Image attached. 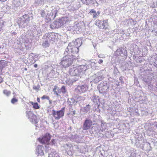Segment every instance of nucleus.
<instances>
[{
	"label": "nucleus",
	"instance_id": "obj_52",
	"mask_svg": "<svg viewBox=\"0 0 157 157\" xmlns=\"http://www.w3.org/2000/svg\"><path fill=\"white\" fill-rule=\"evenodd\" d=\"M2 82V78L0 77V83Z\"/></svg>",
	"mask_w": 157,
	"mask_h": 157
},
{
	"label": "nucleus",
	"instance_id": "obj_43",
	"mask_svg": "<svg viewBox=\"0 0 157 157\" xmlns=\"http://www.w3.org/2000/svg\"><path fill=\"white\" fill-rule=\"evenodd\" d=\"M48 36H48L49 39L50 40H52V41L53 40V39L52 37L53 36V35H48Z\"/></svg>",
	"mask_w": 157,
	"mask_h": 157
},
{
	"label": "nucleus",
	"instance_id": "obj_30",
	"mask_svg": "<svg viewBox=\"0 0 157 157\" xmlns=\"http://www.w3.org/2000/svg\"><path fill=\"white\" fill-rule=\"evenodd\" d=\"M3 93L7 96H9L11 94V92L6 90H5L3 91Z\"/></svg>",
	"mask_w": 157,
	"mask_h": 157
},
{
	"label": "nucleus",
	"instance_id": "obj_34",
	"mask_svg": "<svg viewBox=\"0 0 157 157\" xmlns=\"http://www.w3.org/2000/svg\"><path fill=\"white\" fill-rule=\"evenodd\" d=\"M18 101V99L14 97L11 100V103L13 104H14L16 102H17Z\"/></svg>",
	"mask_w": 157,
	"mask_h": 157
},
{
	"label": "nucleus",
	"instance_id": "obj_20",
	"mask_svg": "<svg viewBox=\"0 0 157 157\" xmlns=\"http://www.w3.org/2000/svg\"><path fill=\"white\" fill-rule=\"evenodd\" d=\"M24 0H15L13 2L15 7L22 6L24 3Z\"/></svg>",
	"mask_w": 157,
	"mask_h": 157
},
{
	"label": "nucleus",
	"instance_id": "obj_2",
	"mask_svg": "<svg viewBox=\"0 0 157 157\" xmlns=\"http://www.w3.org/2000/svg\"><path fill=\"white\" fill-rule=\"evenodd\" d=\"M89 68L90 66H88L86 64L80 65L77 68L73 67L70 69L69 73L70 75L72 76L79 75L81 73L85 71Z\"/></svg>",
	"mask_w": 157,
	"mask_h": 157
},
{
	"label": "nucleus",
	"instance_id": "obj_50",
	"mask_svg": "<svg viewBox=\"0 0 157 157\" xmlns=\"http://www.w3.org/2000/svg\"><path fill=\"white\" fill-rule=\"evenodd\" d=\"M53 92H54V94H55L57 96H58V95H59L58 94V92L56 91H53Z\"/></svg>",
	"mask_w": 157,
	"mask_h": 157
},
{
	"label": "nucleus",
	"instance_id": "obj_10",
	"mask_svg": "<svg viewBox=\"0 0 157 157\" xmlns=\"http://www.w3.org/2000/svg\"><path fill=\"white\" fill-rule=\"evenodd\" d=\"M88 87L86 84L78 86L75 89V91L78 93H85L88 90Z\"/></svg>",
	"mask_w": 157,
	"mask_h": 157
},
{
	"label": "nucleus",
	"instance_id": "obj_3",
	"mask_svg": "<svg viewBox=\"0 0 157 157\" xmlns=\"http://www.w3.org/2000/svg\"><path fill=\"white\" fill-rule=\"evenodd\" d=\"M71 53L67 52V54H65V52L64 53V55L65 56L63 58L61 64L65 68L71 65L74 60H76V56L72 55H69Z\"/></svg>",
	"mask_w": 157,
	"mask_h": 157
},
{
	"label": "nucleus",
	"instance_id": "obj_1",
	"mask_svg": "<svg viewBox=\"0 0 157 157\" xmlns=\"http://www.w3.org/2000/svg\"><path fill=\"white\" fill-rule=\"evenodd\" d=\"M82 44L81 39L78 38L68 44L67 48L65 51V54L72 53L73 54L78 55V53L79 52L78 48Z\"/></svg>",
	"mask_w": 157,
	"mask_h": 157
},
{
	"label": "nucleus",
	"instance_id": "obj_42",
	"mask_svg": "<svg viewBox=\"0 0 157 157\" xmlns=\"http://www.w3.org/2000/svg\"><path fill=\"white\" fill-rule=\"evenodd\" d=\"M3 25V22H0V31L2 29V27Z\"/></svg>",
	"mask_w": 157,
	"mask_h": 157
},
{
	"label": "nucleus",
	"instance_id": "obj_23",
	"mask_svg": "<svg viewBox=\"0 0 157 157\" xmlns=\"http://www.w3.org/2000/svg\"><path fill=\"white\" fill-rule=\"evenodd\" d=\"M7 63L6 61L3 60L0 61V70H2V69L6 66Z\"/></svg>",
	"mask_w": 157,
	"mask_h": 157
},
{
	"label": "nucleus",
	"instance_id": "obj_13",
	"mask_svg": "<svg viewBox=\"0 0 157 157\" xmlns=\"http://www.w3.org/2000/svg\"><path fill=\"white\" fill-rule=\"evenodd\" d=\"M36 61V55L32 53L29 54L28 58V62L30 63L33 64Z\"/></svg>",
	"mask_w": 157,
	"mask_h": 157
},
{
	"label": "nucleus",
	"instance_id": "obj_5",
	"mask_svg": "<svg viewBox=\"0 0 157 157\" xmlns=\"http://www.w3.org/2000/svg\"><path fill=\"white\" fill-rule=\"evenodd\" d=\"M109 87L107 82L106 81H104L98 85L97 88L99 93L104 95L107 94Z\"/></svg>",
	"mask_w": 157,
	"mask_h": 157
},
{
	"label": "nucleus",
	"instance_id": "obj_61",
	"mask_svg": "<svg viewBox=\"0 0 157 157\" xmlns=\"http://www.w3.org/2000/svg\"><path fill=\"white\" fill-rule=\"evenodd\" d=\"M75 136L76 137V138H77V137H78V136Z\"/></svg>",
	"mask_w": 157,
	"mask_h": 157
},
{
	"label": "nucleus",
	"instance_id": "obj_51",
	"mask_svg": "<svg viewBox=\"0 0 157 157\" xmlns=\"http://www.w3.org/2000/svg\"><path fill=\"white\" fill-rule=\"evenodd\" d=\"M74 148L77 149H78L79 148V147L78 146H75Z\"/></svg>",
	"mask_w": 157,
	"mask_h": 157
},
{
	"label": "nucleus",
	"instance_id": "obj_48",
	"mask_svg": "<svg viewBox=\"0 0 157 157\" xmlns=\"http://www.w3.org/2000/svg\"><path fill=\"white\" fill-rule=\"evenodd\" d=\"M68 105L70 106H71L72 105H73V104L72 103V102L71 101H69L68 102Z\"/></svg>",
	"mask_w": 157,
	"mask_h": 157
},
{
	"label": "nucleus",
	"instance_id": "obj_62",
	"mask_svg": "<svg viewBox=\"0 0 157 157\" xmlns=\"http://www.w3.org/2000/svg\"><path fill=\"white\" fill-rule=\"evenodd\" d=\"M75 141L76 142H78V141L77 140H76V138H75Z\"/></svg>",
	"mask_w": 157,
	"mask_h": 157
},
{
	"label": "nucleus",
	"instance_id": "obj_27",
	"mask_svg": "<svg viewBox=\"0 0 157 157\" xmlns=\"http://www.w3.org/2000/svg\"><path fill=\"white\" fill-rule=\"evenodd\" d=\"M30 103L32 105H33V107L35 109H39L40 108V106H39L38 105V104L37 103V102H36V103H33V102L32 101H31L30 102Z\"/></svg>",
	"mask_w": 157,
	"mask_h": 157
},
{
	"label": "nucleus",
	"instance_id": "obj_49",
	"mask_svg": "<svg viewBox=\"0 0 157 157\" xmlns=\"http://www.w3.org/2000/svg\"><path fill=\"white\" fill-rule=\"evenodd\" d=\"M103 62V60L101 59H100L98 61V63L99 64H101Z\"/></svg>",
	"mask_w": 157,
	"mask_h": 157
},
{
	"label": "nucleus",
	"instance_id": "obj_24",
	"mask_svg": "<svg viewBox=\"0 0 157 157\" xmlns=\"http://www.w3.org/2000/svg\"><path fill=\"white\" fill-rule=\"evenodd\" d=\"M45 0H35L34 4L35 6L43 5L44 4V1Z\"/></svg>",
	"mask_w": 157,
	"mask_h": 157
},
{
	"label": "nucleus",
	"instance_id": "obj_41",
	"mask_svg": "<svg viewBox=\"0 0 157 157\" xmlns=\"http://www.w3.org/2000/svg\"><path fill=\"white\" fill-rule=\"evenodd\" d=\"M153 61L156 65H157V56L154 58Z\"/></svg>",
	"mask_w": 157,
	"mask_h": 157
},
{
	"label": "nucleus",
	"instance_id": "obj_11",
	"mask_svg": "<svg viewBox=\"0 0 157 157\" xmlns=\"http://www.w3.org/2000/svg\"><path fill=\"white\" fill-rule=\"evenodd\" d=\"M51 138V135L48 133H46L42 138H38V140L39 142L42 144H47Z\"/></svg>",
	"mask_w": 157,
	"mask_h": 157
},
{
	"label": "nucleus",
	"instance_id": "obj_9",
	"mask_svg": "<svg viewBox=\"0 0 157 157\" xmlns=\"http://www.w3.org/2000/svg\"><path fill=\"white\" fill-rule=\"evenodd\" d=\"M26 116L30 121L33 124H36L38 121L36 117L33 112L29 111L26 113Z\"/></svg>",
	"mask_w": 157,
	"mask_h": 157
},
{
	"label": "nucleus",
	"instance_id": "obj_12",
	"mask_svg": "<svg viewBox=\"0 0 157 157\" xmlns=\"http://www.w3.org/2000/svg\"><path fill=\"white\" fill-rule=\"evenodd\" d=\"M53 6H52L51 8L52 9L51 12L50 13H47L48 16H49L50 19H54L57 16L58 10L55 8L53 9Z\"/></svg>",
	"mask_w": 157,
	"mask_h": 157
},
{
	"label": "nucleus",
	"instance_id": "obj_21",
	"mask_svg": "<svg viewBox=\"0 0 157 157\" xmlns=\"http://www.w3.org/2000/svg\"><path fill=\"white\" fill-rule=\"evenodd\" d=\"M32 17L31 15L30 14H25L23 16V19L22 21H25V23H27L30 20V19Z\"/></svg>",
	"mask_w": 157,
	"mask_h": 157
},
{
	"label": "nucleus",
	"instance_id": "obj_59",
	"mask_svg": "<svg viewBox=\"0 0 157 157\" xmlns=\"http://www.w3.org/2000/svg\"><path fill=\"white\" fill-rule=\"evenodd\" d=\"M39 100H40L39 98H37V101H39Z\"/></svg>",
	"mask_w": 157,
	"mask_h": 157
},
{
	"label": "nucleus",
	"instance_id": "obj_8",
	"mask_svg": "<svg viewBox=\"0 0 157 157\" xmlns=\"http://www.w3.org/2000/svg\"><path fill=\"white\" fill-rule=\"evenodd\" d=\"M96 25L100 29H107L109 27L108 21L107 20L101 21L98 20L96 21Z\"/></svg>",
	"mask_w": 157,
	"mask_h": 157
},
{
	"label": "nucleus",
	"instance_id": "obj_64",
	"mask_svg": "<svg viewBox=\"0 0 157 157\" xmlns=\"http://www.w3.org/2000/svg\"><path fill=\"white\" fill-rule=\"evenodd\" d=\"M25 70H26L27 69L25 68Z\"/></svg>",
	"mask_w": 157,
	"mask_h": 157
},
{
	"label": "nucleus",
	"instance_id": "obj_16",
	"mask_svg": "<svg viewBox=\"0 0 157 157\" xmlns=\"http://www.w3.org/2000/svg\"><path fill=\"white\" fill-rule=\"evenodd\" d=\"M44 149V147L40 145H38L36 148V153L38 155H42L44 154L43 151V150Z\"/></svg>",
	"mask_w": 157,
	"mask_h": 157
},
{
	"label": "nucleus",
	"instance_id": "obj_37",
	"mask_svg": "<svg viewBox=\"0 0 157 157\" xmlns=\"http://www.w3.org/2000/svg\"><path fill=\"white\" fill-rule=\"evenodd\" d=\"M136 150L135 151L132 152L129 156V157H136Z\"/></svg>",
	"mask_w": 157,
	"mask_h": 157
},
{
	"label": "nucleus",
	"instance_id": "obj_40",
	"mask_svg": "<svg viewBox=\"0 0 157 157\" xmlns=\"http://www.w3.org/2000/svg\"><path fill=\"white\" fill-rule=\"evenodd\" d=\"M44 46L45 47H47L49 46V44L48 41H45L44 43L43 44Z\"/></svg>",
	"mask_w": 157,
	"mask_h": 157
},
{
	"label": "nucleus",
	"instance_id": "obj_39",
	"mask_svg": "<svg viewBox=\"0 0 157 157\" xmlns=\"http://www.w3.org/2000/svg\"><path fill=\"white\" fill-rule=\"evenodd\" d=\"M41 99L43 100L47 99L48 100H49V97L48 96L44 95L41 97Z\"/></svg>",
	"mask_w": 157,
	"mask_h": 157
},
{
	"label": "nucleus",
	"instance_id": "obj_55",
	"mask_svg": "<svg viewBox=\"0 0 157 157\" xmlns=\"http://www.w3.org/2000/svg\"><path fill=\"white\" fill-rule=\"evenodd\" d=\"M56 87H54V88L53 89V91H56Z\"/></svg>",
	"mask_w": 157,
	"mask_h": 157
},
{
	"label": "nucleus",
	"instance_id": "obj_47",
	"mask_svg": "<svg viewBox=\"0 0 157 157\" xmlns=\"http://www.w3.org/2000/svg\"><path fill=\"white\" fill-rule=\"evenodd\" d=\"M119 80L121 81V83L122 84L124 83V82L123 81V78L122 77H121L119 78Z\"/></svg>",
	"mask_w": 157,
	"mask_h": 157
},
{
	"label": "nucleus",
	"instance_id": "obj_36",
	"mask_svg": "<svg viewBox=\"0 0 157 157\" xmlns=\"http://www.w3.org/2000/svg\"><path fill=\"white\" fill-rule=\"evenodd\" d=\"M70 113L73 116L75 114V110H73V109L71 108H70Z\"/></svg>",
	"mask_w": 157,
	"mask_h": 157
},
{
	"label": "nucleus",
	"instance_id": "obj_31",
	"mask_svg": "<svg viewBox=\"0 0 157 157\" xmlns=\"http://www.w3.org/2000/svg\"><path fill=\"white\" fill-rule=\"evenodd\" d=\"M92 100L94 103H97L98 100V96L96 95L94 96L93 97Z\"/></svg>",
	"mask_w": 157,
	"mask_h": 157
},
{
	"label": "nucleus",
	"instance_id": "obj_44",
	"mask_svg": "<svg viewBox=\"0 0 157 157\" xmlns=\"http://www.w3.org/2000/svg\"><path fill=\"white\" fill-rule=\"evenodd\" d=\"M76 100H75L73 98H72L71 99V101L72 102V103L73 104V105L74 104L75 105V104L76 103Z\"/></svg>",
	"mask_w": 157,
	"mask_h": 157
},
{
	"label": "nucleus",
	"instance_id": "obj_28",
	"mask_svg": "<svg viewBox=\"0 0 157 157\" xmlns=\"http://www.w3.org/2000/svg\"><path fill=\"white\" fill-rule=\"evenodd\" d=\"M39 13L41 15V17L43 18L46 17L47 15L46 14L45 11L44 10H41Z\"/></svg>",
	"mask_w": 157,
	"mask_h": 157
},
{
	"label": "nucleus",
	"instance_id": "obj_22",
	"mask_svg": "<svg viewBox=\"0 0 157 157\" xmlns=\"http://www.w3.org/2000/svg\"><path fill=\"white\" fill-rule=\"evenodd\" d=\"M59 154L54 149H52L51 152L48 154V157H58Z\"/></svg>",
	"mask_w": 157,
	"mask_h": 157
},
{
	"label": "nucleus",
	"instance_id": "obj_57",
	"mask_svg": "<svg viewBox=\"0 0 157 157\" xmlns=\"http://www.w3.org/2000/svg\"><path fill=\"white\" fill-rule=\"evenodd\" d=\"M47 0V2H50V1H52L53 0Z\"/></svg>",
	"mask_w": 157,
	"mask_h": 157
},
{
	"label": "nucleus",
	"instance_id": "obj_60",
	"mask_svg": "<svg viewBox=\"0 0 157 157\" xmlns=\"http://www.w3.org/2000/svg\"><path fill=\"white\" fill-rule=\"evenodd\" d=\"M100 154L102 156H103V154L102 153H101Z\"/></svg>",
	"mask_w": 157,
	"mask_h": 157
},
{
	"label": "nucleus",
	"instance_id": "obj_46",
	"mask_svg": "<svg viewBox=\"0 0 157 157\" xmlns=\"http://www.w3.org/2000/svg\"><path fill=\"white\" fill-rule=\"evenodd\" d=\"M103 125H104V124H101V127H102V129L101 128L100 129V130H99V132H98L99 133H101L103 132Z\"/></svg>",
	"mask_w": 157,
	"mask_h": 157
},
{
	"label": "nucleus",
	"instance_id": "obj_54",
	"mask_svg": "<svg viewBox=\"0 0 157 157\" xmlns=\"http://www.w3.org/2000/svg\"><path fill=\"white\" fill-rule=\"evenodd\" d=\"M61 92H62L61 91H60V89H59V90H58V93H60Z\"/></svg>",
	"mask_w": 157,
	"mask_h": 157
},
{
	"label": "nucleus",
	"instance_id": "obj_14",
	"mask_svg": "<svg viewBox=\"0 0 157 157\" xmlns=\"http://www.w3.org/2000/svg\"><path fill=\"white\" fill-rule=\"evenodd\" d=\"M115 54L117 56H123L126 55L127 54L126 50L124 48L121 49L120 48L118 49L115 52Z\"/></svg>",
	"mask_w": 157,
	"mask_h": 157
},
{
	"label": "nucleus",
	"instance_id": "obj_19",
	"mask_svg": "<svg viewBox=\"0 0 157 157\" xmlns=\"http://www.w3.org/2000/svg\"><path fill=\"white\" fill-rule=\"evenodd\" d=\"M90 13L93 15V18H97V17L98 16V15L100 14V12L99 11H98L97 12H96L94 10L92 9L91 10L90 12Z\"/></svg>",
	"mask_w": 157,
	"mask_h": 157
},
{
	"label": "nucleus",
	"instance_id": "obj_35",
	"mask_svg": "<svg viewBox=\"0 0 157 157\" xmlns=\"http://www.w3.org/2000/svg\"><path fill=\"white\" fill-rule=\"evenodd\" d=\"M60 91H61L62 93L63 94H65L67 92V90L65 88V87L63 86L60 89Z\"/></svg>",
	"mask_w": 157,
	"mask_h": 157
},
{
	"label": "nucleus",
	"instance_id": "obj_38",
	"mask_svg": "<svg viewBox=\"0 0 157 157\" xmlns=\"http://www.w3.org/2000/svg\"><path fill=\"white\" fill-rule=\"evenodd\" d=\"M81 100H84V98L81 96L78 97L76 100V103H77Z\"/></svg>",
	"mask_w": 157,
	"mask_h": 157
},
{
	"label": "nucleus",
	"instance_id": "obj_53",
	"mask_svg": "<svg viewBox=\"0 0 157 157\" xmlns=\"http://www.w3.org/2000/svg\"><path fill=\"white\" fill-rule=\"evenodd\" d=\"M34 66L35 68H36L37 67V65L36 64H35L34 65Z\"/></svg>",
	"mask_w": 157,
	"mask_h": 157
},
{
	"label": "nucleus",
	"instance_id": "obj_18",
	"mask_svg": "<svg viewBox=\"0 0 157 157\" xmlns=\"http://www.w3.org/2000/svg\"><path fill=\"white\" fill-rule=\"evenodd\" d=\"M90 64V66L94 69H99V67L98 66V64L96 60H92L89 62Z\"/></svg>",
	"mask_w": 157,
	"mask_h": 157
},
{
	"label": "nucleus",
	"instance_id": "obj_33",
	"mask_svg": "<svg viewBox=\"0 0 157 157\" xmlns=\"http://www.w3.org/2000/svg\"><path fill=\"white\" fill-rule=\"evenodd\" d=\"M71 146V144H66L64 145V147L65 148L66 150L67 151L69 150Z\"/></svg>",
	"mask_w": 157,
	"mask_h": 157
},
{
	"label": "nucleus",
	"instance_id": "obj_26",
	"mask_svg": "<svg viewBox=\"0 0 157 157\" xmlns=\"http://www.w3.org/2000/svg\"><path fill=\"white\" fill-rule=\"evenodd\" d=\"M75 80L73 79H67V78H66V79L65 80V83L67 84L68 85H70L72 84L74 82H75Z\"/></svg>",
	"mask_w": 157,
	"mask_h": 157
},
{
	"label": "nucleus",
	"instance_id": "obj_32",
	"mask_svg": "<svg viewBox=\"0 0 157 157\" xmlns=\"http://www.w3.org/2000/svg\"><path fill=\"white\" fill-rule=\"evenodd\" d=\"M57 140L55 139H52L50 143V144L52 145L56 146L57 145Z\"/></svg>",
	"mask_w": 157,
	"mask_h": 157
},
{
	"label": "nucleus",
	"instance_id": "obj_29",
	"mask_svg": "<svg viewBox=\"0 0 157 157\" xmlns=\"http://www.w3.org/2000/svg\"><path fill=\"white\" fill-rule=\"evenodd\" d=\"M147 131L148 135L149 136H151L152 133L153 132V129L152 127H149Z\"/></svg>",
	"mask_w": 157,
	"mask_h": 157
},
{
	"label": "nucleus",
	"instance_id": "obj_7",
	"mask_svg": "<svg viewBox=\"0 0 157 157\" xmlns=\"http://www.w3.org/2000/svg\"><path fill=\"white\" fill-rule=\"evenodd\" d=\"M104 71L103 70L93 75L92 77L94 78V80L93 81L95 83H98L100 81L102 80L104 78L102 72Z\"/></svg>",
	"mask_w": 157,
	"mask_h": 157
},
{
	"label": "nucleus",
	"instance_id": "obj_6",
	"mask_svg": "<svg viewBox=\"0 0 157 157\" xmlns=\"http://www.w3.org/2000/svg\"><path fill=\"white\" fill-rule=\"evenodd\" d=\"M65 107L62 108L59 111L52 110V114L56 120H58L62 117L64 115Z\"/></svg>",
	"mask_w": 157,
	"mask_h": 157
},
{
	"label": "nucleus",
	"instance_id": "obj_56",
	"mask_svg": "<svg viewBox=\"0 0 157 157\" xmlns=\"http://www.w3.org/2000/svg\"><path fill=\"white\" fill-rule=\"evenodd\" d=\"M6 0H0V1L4 2L6 1Z\"/></svg>",
	"mask_w": 157,
	"mask_h": 157
},
{
	"label": "nucleus",
	"instance_id": "obj_17",
	"mask_svg": "<svg viewBox=\"0 0 157 157\" xmlns=\"http://www.w3.org/2000/svg\"><path fill=\"white\" fill-rule=\"evenodd\" d=\"M91 125V122L87 120H86L84 123L83 128L84 130L88 129Z\"/></svg>",
	"mask_w": 157,
	"mask_h": 157
},
{
	"label": "nucleus",
	"instance_id": "obj_15",
	"mask_svg": "<svg viewBox=\"0 0 157 157\" xmlns=\"http://www.w3.org/2000/svg\"><path fill=\"white\" fill-rule=\"evenodd\" d=\"M81 1L82 3L86 5L94 4V6H98V3L95 0H81Z\"/></svg>",
	"mask_w": 157,
	"mask_h": 157
},
{
	"label": "nucleus",
	"instance_id": "obj_63",
	"mask_svg": "<svg viewBox=\"0 0 157 157\" xmlns=\"http://www.w3.org/2000/svg\"><path fill=\"white\" fill-rule=\"evenodd\" d=\"M98 57H101L100 55H98Z\"/></svg>",
	"mask_w": 157,
	"mask_h": 157
},
{
	"label": "nucleus",
	"instance_id": "obj_25",
	"mask_svg": "<svg viewBox=\"0 0 157 157\" xmlns=\"http://www.w3.org/2000/svg\"><path fill=\"white\" fill-rule=\"evenodd\" d=\"M90 106L89 105H88L83 108H82L81 110L84 113H86L90 110Z\"/></svg>",
	"mask_w": 157,
	"mask_h": 157
},
{
	"label": "nucleus",
	"instance_id": "obj_58",
	"mask_svg": "<svg viewBox=\"0 0 157 157\" xmlns=\"http://www.w3.org/2000/svg\"><path fill=\"white\" fill-rule=\"evenodd\" d=\"M49 102L50 104H51L52 103V101L49 100Z\"/></svg>",
	"mask_w": 157,
	"mask_h": 157
},
{
	"label": "nucleus",
	"instance_id": "obj_4",
	"mask_svg": "<svg viewBox=\"0 0 157 157\" xmlns=\"http://www.w3.org/2000/svg\"><path fill=\"white\" fill-rule=\"evenodd\" d=\"M69 21V19L68 17H61L51 24L50 26V28L52 29H58L63 26Z\"/></svg>",
	"mask_w": 157,
	"mask_h": 157
},
{
	"label": "nucleus",
	"instance_id": "obj_45",
	"mask_svg": "<svg viewBox=\"0 0 157 157\" xmlns=\"http://www.w3.org/2000/svg\"><path fill=\"white\" fill-rule=\"evenodd\" d=\"M39 88V86L38 85L37 86L34 85L33 87V89L36 90H38Z\"/></svg>",
	"mask_w": 157,
	"mask_h": 157
}]
</instances>
